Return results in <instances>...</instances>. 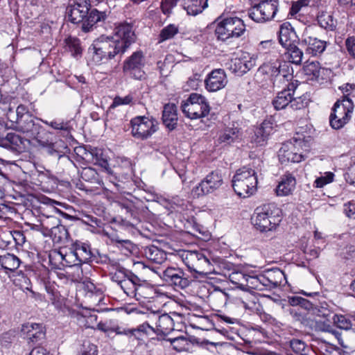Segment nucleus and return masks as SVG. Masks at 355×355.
<instances>
[{
	"label": "nucleus",
	"mask_w": 355,
	"mask_h": 355,
	"mask_svg": "<svg viewBox=\"0 0 355 355\" xmlns=\"http://www.w3.org/2000/svg\"><path fill=\"white\" fill-rule=\"evenodd\" d=\"M150 321H155V327H151L150 330L157 335H167L174 329L172 318L167 313L159 314L153 312L148 315Z\"/></svg>",
	"instance_id": "nucleus-16"
},
{
	"label": "nucleus",
	"mask_w": 355,
	"mask_h": 355,
	"mask_svg": "<svg viewBox=\"0 0 355 355\" xmlns=\"http://www.w3.org/2000/svg\"><path fill=\"white\" fill-rule=\"evenodd\" d=\"M248 274L241 272H233L230 275V279L238 288L245 291Z\"/></svg>",
	"instance_id": "nucleus-50"
},
{
	"label": "nucleus",
	"mask_w": 355,
	"mask_h": 355,
	"mask_svg": "<svg viewBox=\"0 0 355 355\" xmlns=\"http://www.w3.org/2000/svg\"><path fill=\"white\" fill-rule=\"evenodd\" d=\"M223 183L221 173L218 171H212L193 189L192 192L197 196L211 193L218 189Z\"/></svg>",
	"instance_id": "nucleus-12"
},
{
	"label": "nucleus",
	"mask_w": 355,
	"mask_h": 355,
	"mask_svg": "<svg viewBox=\"0 0 355 355\" xmlns=\"http://www.w3.org/2000/svg\"><path fill=\"white\" fill-rule=\"evenodd\" d=\"M334 173L328 172L325 176H321L318 178L314 182V187L316 188H322L324 185L331 182L334 180Z\"/></svg>",
	"instance_id": "nucleus-57"
},
{
	"label": "nucleus",
	"mask_w": 355,
	"mask_h": 355,
	"mask_svg": "<svg viewBox=\"0 0 355 355\" xmlns=\"http://www.w3.org/2000/svg\"><path fill=\"white\" fill-rule=\"evenodd\" d=\"M347 50L355 58V37H349L345 41Z\"/></svg>",
	"instance_id": "nucleus-63"
},
{
	"label": "nucleus",
	"mask_w": 355,
	"mask_h": 355,
	"mask_svg": "<svg viewBox=\"0 0 355 355\" xmlns=\"http://www.w3.org/2000/svg\"><path fill=\"white\" fill-rule=\"evenodd\" d=\"M353 109L354 103L351 98L339 99L335 103L331 116H334L336 118L343 117L349 119Z\"/></svg>",
	"instance_id": "nucleus-23"
},
{
	"label": "nucleus",
	"mask_w": 355,
	"mask_h": 355,
	"mask_svg": "<svg viewBox=\"0 0 355 355\" xmlns=\"http://www.w3.org/2000/svg\"><path fill=\"white\" fill-rule=\"evenodd\" d=\"M80 177L83 180L86 182L94 184L101 183L98 173L95 169L91 167L83 168L80 173Z\"/></svg>",
	"instance_id": "nucleus-47"
},
{
	"label": "nucleus",
	"mask_w": 355,
	"mask_h": 355,
	"mask_svg": "<svg viewBox=\"0 0 355 355\" xmlns=\"http://www.w3.org/2000/svg\"><path fill=\"white\" fill-rule=\"evenodd\" d=\"M178 31V27L175 24L166 26L161 31L159 35V43L173 38Z\"/></svg>",
	"instance_id": "nucleus-49"
},
{
	"label": "nucleus",
	"mask_w": 355,
	"mask_h": 355,
	"mask_svg": "<svg viewBox=\"0 0 355 355\" xmlns=\"http://www.w3.org/2000/svg\"><path fill=\"white\" fill-rule=\"evenodd\" d=\"M133 104V98L131 95H127L124 97L116 96L110 105V108H114L119 105H131Z\"/></svg>",
	"instance_id": "nucleus-58"
},
{
	"label": "nucleus",
	"mask_w": 355,
	"mask_h": 355,
	"mask_svg": "<svg viewBox=\"0 0 355 355\" xmlns=\"http://www.w3.org/2000/svg\"><path fill=\"white\" fill-rule=\"evenodd\" d=\"M327 331L329 332L335 337V338L338 340V343L340 346H342L343 347H345V348L347 347V345H345L344 343V340L342 338L341 333H340L338 331H337L336 329H333L329 326L327 329Z\"/></svg>",
	"instance_id": "nucleus-64"
},
{
	"label": "nucleus",
	"mask_w": 355,
	"mask_h": 355,
	"mask_svg": "<svg viewBox=\"0 0 355 355\" xmlns=\"http://www.w3.org/2000/svg\"><path fill=\"white\" fill-rule=\"evenodd\" d=\"M255 64V59L252 58L249 54H243L239 58L231 60L230 69L237 75L242 76L253 68Z\"/></svg>",
	"instance_id": "nucleus-19"
},
{
	"label": "nucleus",
	"mask_w": 355,
	"mask_h": 355,
	"mask_svg": "<svg viewBox=\"0 0 355 355\" xmlns=\"http://www.w3.org/2000/svg\"><path fill=\"white\" fill-rule=\"evenodd\" d=\"M262 275L266 290H271L278 287L286 279L284 272L279 268L267 270Z\"/></svg>",
	"instance_id": "nucleus-22"
},
{
	"label": "nucleus",
	"mask_w": 355,
	"mask_h": 355,
	"mask_svg": "<svg viewBox=\"0 0 355 355\" xmlns=\"http://www.w3.org/2000/svg\"><path fill=\"white\" fill-rule=\"evenodd\" d=\"M272 123L270 121H264L259 127L254 130L252 141L258 146L265 145L272 132Z\"/></svg>",
	"instance_id": "nucleus-26"
},
{
	"label": "nucleus",
	"mask_w": 355,
	"mask_h": 355,
	"mask_svg": "<svg viewBox=\"0 0 355 355\" xmlns=\"http://www.w3.org/2000/svg\"><path fill=\"white\" fill-rule=\"evenodd\" d=\"M146 64V58L141 51L134 52L123 62V72L135 80H143L146 78L144 70Z\"/></svg>",
	"instance_id": "nucleus-10"
},
{
	"label": "nucleus",
	"mask_w": 355,
	"mask_h": 355,
	"mask_svg": "<svg viewBox=\"0 0 355 355\" xmlns=\"http://www.w3.org/2000/svg\"><path fill=\"white\" fill-rule=\"evenodd\" d=\"M332 320L338 328L344 330L352 329L355 332V318L352 320L347 315L334 314L332 317Z\"/></svg>",
	"instance_id": "nucleus-40"
},
{
	"label": "nucleus",
	"mask_w": 355,
	"mask_h": 355,
	"mask_svg": "<svg viewBox=\"0 0 355 355\" xmlns=\"http://www.w3.org/2000/svg\"><path fill=\"white\" fill-rule=\"evenodd\" d=\"M15 112L17 114V119H19V121H24V119H26L27 115H30L28 108L24 105H19L17 107Z\"/></svg>",
	"instance_id": "nucleus-61"
},
{
	"label": "nucleus",
	"mask_w": 355,
	"mask_h": 355,
	"mask_svg": "<svg viewBox=\"0 0 355 355\" xmlns=\"http://www.w3.org/2000/svg\"><path fill=\"white\" fill-rule=\"evenodd\" d=\"M279 40V43L284 48L291 46V45L299 42L298 36L289 23H284L281 25Z\"/></svg>",
	"instance_id": "nucleus-24"
},
{
	"label": "nucleus",
	"mask_w": 355,
	"mask_h": 355,
	"mask_svg": "<svg viewBox=\"0 0 355 355\" xmlns=\"http://www.w3.org/2000/svg\"><path fill=\"white\" fill-rule=\"evenodd\" d=\"M68 20L80 24L83 31L89 32L98 21L105 19L106 15L96 8H92L90 0H75L67 7Z\"/></svg>",
	"instance_id": "nucleus-2"
},
{
	"label": "nucleus",
	"mask_w": 355,
	"mask_h": 355,
	"mask_svg": "<svg viewBox=\"0 0 355 355\" xmlns=\"http://www.w3.org/2000/svg\"><path fill=\"white\" fill-rule=\"evenodd\" d=\"M88 327L103 331L107 334L108 336H111L113 333H115L116 335H121L122 331V327L119 325H112L111 320L105 322L101 321L99 322H96V327L94 325L90 326L89 324Z\"/></svg>",
	"instance_id": "nucleus-42"
},
{
	"label": "nucleus",
	"mask_w": 355,
	"mask_h": 355,
	"mask_svg": "<svg viewBox=\"0 0 355 355\" xmlns=\"http://www.w3.org/2000/svg\"><path fill=\"white\" fill-rule=\"evenodd\" d=\"M179 0H162L161 8L164 14L169 15L171 10L176 6Z\"/></svg>",
	"instance_id": "nucleus-60"
},
{
	"label": "nucleus",
	"mask_w": 355,
	"mask_h": 355,
	"mask_svg": "<svg viewBox=\"0 0 355 355\" xmlns=\"http://www.w3.org/2000/svg\"><path fill=\"white\" fill-rule=\"evenodd\" d=\"M295 146L291 141L283 144L279 150L278 156L279 160L283 163L286 162H300L302 161L301 153L295 152Z\"/></svg>",
	"instance_id": "nucleus-25"
},
{
	"label": "nucleus",
	"mask_w": 355,
	"mask_h": 355,
	"mask_svg": "<svg viewBox=\"0 0 355 355\" xmlns=\"http://www.w3.org/2000/svg\"><path fill=\"white\" fill-rule=\"evenodd\" d=\"M150 329L151 326L147 322L139 325L137 328L129 329L122 327L121 335L126 336L132 341L134 340L143 341L144 336L148 334Z\"/></svg>",
	"instance_id": "nucleus-31"
},
{
	"label": "nucleus",
	"mask_w": 355,
	"mask_h": 355,
	"mask_svg": "<svg viewBox=\"0 0 355 355\" xmlns=\"http://www.w3.org/2000/svg\"><path fill=\"white\" fill-rule=\"evenodd\" d=\"M254 289L257 291H265L266 287L263 282L262 274L259 275H248L246 281V290Z\"/></svg>",
	"instance_id": "nucleus-44"
},
{
	"label": "nucleus",
	"mask_w": 355,
	"mask_h": 355,
	"mask_svg": "<svg viewBox=\"0 0 355 355\" xmlns=\"http://www.w3.org/2000/svg\"><path fill=\"white\" fill-rule=\"evenodd\" d=\"M182 259L191 271L201 274L207 273L211 270L209 260L202 253L197 251H188L182 254Z\"/></svg>",
	"instance_id": "nucleus-11"
},
{
	"label": "nucleus",
	"mask_w": 355,
	"mask_h": 355,
	"mask_svg": "<svg viewBox=\"0 0 355 355\" xmlns=\"http://www.w3.org/2000/svg\"><path fill=\"white\" fill-rule=\"evenodd\" d=\"M128 274L123 282H121L120 287L128 296L139 300L137 295L141 296L139 293L141 287V279L132 271Z\"/></svg>",
	"instance_id": "nucleus-21"
},
{
	"label": "nucleus",
	"mask_w": 355,
	"mask_h": 355,
	"mask_svg": "<svg viewBox=\"0 0 355 355\" xmlns=\"http://www.w3.org/2000/svg\"><path fill=\"white\" fill-rule=\"evenodd\" d=\"M46 230L48 232L47 234L49 235L54 243H62L68 241L69 232L62 225L58 224L51 228L46 227Z\"/></svg>",
	"instance_id": "nucleus-35"
},
{
	"label": "nucleus",
	"mask_w": 355,
	"mask_h": 355,
	"mask_svg": "<svg viewBox=\"0 0 355 355\" xmlns=\"http://www.w3.org/2000/svg\"><path fill=\"white\" fill-rule=\"evenodd\" d=\"M130 125L132 137L140 140L148 139L158 130L157 121L153 117L145 116H138L132 119Z\"/></svg>",
	"instance_id": "nucleus-8"
},
{
	"label": "nucleus",
	"mask_w": 355,
	"mask_h": 355,
	"mask_svg": "<svg viewBox=\"0 0 355 355\" xmlns=\"http://www.w3.org/2000/svg\"><path fill=\"white\" fill-rule=\"evenodd\" d=\"M245 31L243 21L237 17H227L218 23L215 33L218 40L226 41L231 38H238Z\"/></svg>",
	"instance_id": "nucleus-7"
},
{
	"label": "nucleus",
	"mask_w": 355,
	"mask_h": 355,
	"mask_svg": "<svg viewBox=\"0 0 355 355\" xmlns=\"http://www.w3.org/2000/svg\"><path fill=\"white\" fill-rule=\"evenodd\" d=\"M298 81L295 80L288 83L287 87L277 93L276 97L272 100V104L276 110H280L289 107L291 95H295L297 89Z\"/></svg>",
	"instance_id": "nucleus-17"
},
{
	"label": "nucleus",
	"mask_w": 355,
	"mask_h": 355,
	"mask_svg": "<svg viewBox=\"0 0 355 355\" xmlns=\"http://www.w3.org/2000/svg\"><path fill=\"white\" fill-rule=\"evenodd\" d=\"M232 187L240 197L247 198L253 195L257 187V177L255 169L243 166L236 171L232 178Z\"/></svg>",
	"instance_id": "nucleus-4"
},
{
	"label": "nucleus",
	"mask_w": 355,
	"mask_h": 355,
	"mask_svg": "<svg viewBox=\"0 0 355 355\" xmlns=\"http://www.w3.org/2000/svg\"><path fill=\"white\" fill-rule=\"evenodd\" d=\"M277 0H266L252 6L248 11L249 17L257 22H265L273 19L278 11Z\"/></svg>",
	"instance_id": "nucleus-9"
},
{
	"label": "nucleus",
	"mask_w": 355,
	"mask_h": 355,
	"mask_svg": "<svg viewBox=\"0 0 355 355\" xmlns=\"http://www.w3.org/2000/svg\"><path fill=\"white\" fill-rule=\"evenodd\" d=\"M258 74L268 76L273 85L288 82L293 78L289 65L277 58L263 63L258 69Z\"/></svg>",
	"instance_id": "nucleus-5"
},
{
	"label": "nucleus",
	"mask_w": 355,
	"mask_h": 355,
	"mask_svg": "<svg viewBox=\"0 0 355 355\" xmlns=\"http://www.w3.org/2000/svg\"><path fill=\"white\" fill-rule=\"evenodd\" d=\"M334 311L335 306L334 304H329L326 302H320L318 305H315L313 309V314L329 320L335 314Z\"/></svg>",
	"instance_id": "nucleus-37"
},
{
	"label": "nucleus",
	"mask_w": 355,
	"mask_h": 355,
	"mask_svg": "<svg viewBox=\"0 0 355 355\" xmlns=\"http://www.w3.org/2000/svg\"><path fill=\"white\" fill-rule=\"evenodd\" d=\"M162 122L168 130H175L178 125L177 107L175 104H166L162 111Z\"/></svg>",
	"instance_id": "nucleus-27"
},
{
	"label": "nucleus",
	"mask_w": 355,
	"mask_h": 355,
	"mask_svg": "<svg viewBox=\"0 0 355 355\" xmlns=\"http://www.w3.org/2000/svg\"><path fill=\"white\" fill-rule=\"evenodd\" d=\"M349 119L346 118H336L334 116H329V123L332 128L338 130L342 128L348 121Z\"/></svg>",
	"instance_id": "nucleus-59"
},
{
	"label": "nucleus",
	"mask_w": 355,
	"mask_h": 355,
	"mask_svg": "<svg viewBox=\"0 0 355 355\" xmlns=\"http://www.w3.org/2000/svg\"><path fill=\"white\" fill-rule=\"evenodd\" d=\"M344 212L347 217L355 218V202L350 201L345 204Z\"/></svg>",
	"instance_id": "nucleus-62"
},
{
	"label": "nucleus",
	"mask_w": 355,
	"mask_h": 355,
	"mask_svg": "<svg viewBox=\"0 0 355 355\" xmlns=\"http://www.w3.org/2000/svg\"><path fill=\"white\" fill-rule=\"evenodd\" d=\"M66 43L73 56H77L82 53V49L78 39L69 37L66 40Z\"/></svg>",
	"instance_id": "nucleus-52"
},
{
	"label": "nucleus",
	"mask_w": 355,
	"mask_h": 355,
	"mask_svg": "<svg viewBox=\"0 0 355 355\" xmlns=\"http://www.w3.org/2000/svg\"><path fill=\"white\" fill-rule=\"evenodd\" d=\"M288 54L289 61L295 64H300L302 61L303 52L297 46V44L291 45L285 48Z\"/></svg>",
	"instance_id": "nucleus-46"
},
{
	"label": "nucleus",
	"mask_w": 355,
	"mask_h": 355,
	"mask_svg": "<svg viewBox=\"0 0 355 355\" xmlns=\"http://www.w3.org/2000/svg\"><path fill=\"white\" fill-rule=\"evenodd\" d=\"M304 71L306 76L311 77V80L320 81L323 80L322 75L326 69L320 67L319 62H311L304 67Z\"/></svg>",
	"instance_id": "nucleus-36"
},
{
	"label": "nucleus",
	"mask_w": 355,
	"mask_h": 355,
	"mask_svg": "<svg viewBox=\"0 0 355 355\" xmlns=\"http://www.w3.org/2000/svg\"><path fill=\"white\" fill-rule=\"evenodd\" d=\"M195 338L189 339L185 336H181L174 338H168V340L173 349L178 352L189 351L191 344Z\"/></svg>",
	"instance_id": "nucleus-38"
},
{
	"label": "nucleus",
	"mask_w": 355,
	"mask_h": 355,
	"mask_svg": "<svg viewBox=\"0 0 355 355\" xmlns=\"http://www.w3.org/2000/svg\"><path fill=\"white\" fill-rule=\"evenodd\" d=\"M317 20L320 26L327 31H334L336 27V21L329 13H321L318 16Z\"/></svg>",
	"instance_id": "nucleus-43"
},
{
	"label": "nucleus",
	"mask_w": 355,
	"mask_h": 355,
	"mask_svg": "<svg viewBox=\"0 0 355 355\" xmlns=\"http://www.w3.org/2000/svg\"><path fill=\"white\" fill-rule=\"evenodd\" d=\"M227 80L223 69H215L211 72L205 80L206 89L209 92H216L225 87Z\"/></svg>",
	"instance_id": "nucleus-18"
},
{
	"label": "nucleus",
	"mask_w": 355,
	"mask_h": 355,
	"mask_svg": "<svg viewBox=\"0 0 355 355\" xmlns=\"http://www.w3.org/2000/svg\"><path fill=\"white\" fill-rule=\"evenodd\" d=\"M72 248L79 260L78 263H80L81 265L92 261V252L89 245L76 242L73 245Z\"/></svg>",
	"instance_id": "nucleus-32"
},
{
	"label": "nucleus",
	"mask_w": 355,
	"mask_h": 355,
	"mask_svg": "<svg viewBox=\"0 0 355 355\" xmlns=\"http://www.w3.org/2000/svg\"><path fill=\"white\" fill-rule=\"evenodd\" d=\"M26 141L15 132H8L5 137H0V146L15 150H21Z\"/></svg>",
	"instance_id": "nucleus-28"
},
{
	"label": "nucleus",
	"mask_w": 355,
	"mask_h": 355,
	"mask_svg": "<svg viewBox=\"0 0 355 355\" xmlns=\"http://www.w3.org/2000/svg\"><path fill=\"white\" fill-rule=\"evenodd\" d=\"M308 100L306 96H300L295 91V95H291V103L289 107L294 110L302 109L307 106Z\"/></svg>",
	"instance_id": "nucleus-51"
},
{
	"label": "nucleus",
	"mask_w": 355,
	"mask_h": 355,
	"mask_svg": "<svg viewBox=\"0 0 355 355\" xmlns=\"http://www.w3.org/2000/svg\"><path fill=\"white\" fill-rule=\"evenodd\" d=\"M131 271L123 268V267H119L116 270V271L112 275V280L113 282H115L117 283V284L120 286H121V282H123L124 279L128 276V272H130Z\"/></svg>",
	"instance_id": "nucleus-55"
},
{
	"label": "nucleus",
	"mask_w": 355,
	"mask_h": 355,
	"mask_svg": "<svg viewBox=\"0 0 355 355\" xmlns=\"http://www.w3.org/2000/svg\"><path fill=\"white\" fill-rule=\"evenodd\" d=\"M24 339L30 344L42 343L46 336V329L42 324L27 322L24 324L21 329Z\"/></svg>",
	"instance_id": "nucleus-15"
},
{
	"label": "nucleus",
	"mask_w": 355,
	"mask_h": 355,
	"mask_svg": "<svg viewBox=\"0 0 355 355\" xmlns=\"http://www.w3.org/2000/svg\"><path fill=\"white\" fill-rule=\"evenodd\" d=\"M317 349L322 355H335V354L338 353V349L334 345L323 341L319 343V347H317Z\"/></svg>",
	"instance_id": "nucleus-54"
},
{
	"label": "nucleus",
	"mask_w": 355,
	"mask_h": 355,
	"mask_svg": "<svg viewBox=\"0 0 355 355\" xmlns=\"http://www.w3.org/2000/svg\"><path fill=\"white\" fill-rule=\"evenodd\" d=\"M289 345L296 355L308 354L309 348L302 340L293 338L289 341Z\"/></svg>",
	"instance_id": "nucleus-48"
},
{
	"label": "nucleus",
	"mask_w": 355,
	"mask_h": 355,
	"mask_svg": "<svg viewBox=\"0 0 355 355\" xmlns=\"http://www.w3.org/2000/svg\"><path fill=\"white\" fill-rule=\"evenodd\" d=\"M144 253L148 260L158 264H162L167 259L166 252L155 245L146 246Z\"/></svg>",
	"instance_id": "nucleus-33"
},
{
	"label": "nucleus",
	"mask_w": 355,
	"mask_h": 355,
	"mask_svg": "<svg viewBox=\"0 0 355 355\" xmlns=\"http://www.w3.org/2000/svg\"><path fill=\"white\" fill-rule=\"evenodd\" d=\"M239 137V129L237 128H227L220 135L218 140L220 143L230 144Z\"/></svg>",
	"instance_id": "nucleus-45"
},
{
	"label": "nucleus",
	"mask_w": 355,
	"mask_h": 355,
	"mask_svg": "<svg viewBox=\"0 0 355 355\" xmlns=\"http://www.w3.org/2000/svg\"><path fill=\"white\" fill-rule=\"evenodd\" d=\"M160 277L168 284L180 288H187L190 284L188 275L178 267L166 268L162 271Z\"/></svg>",
	"instance_id": "nucleus-13"
},
{
	"label": "nucleus",
	"mask_w": 355,
	"mask_h": 355,
	"mask_svg": "<svg viewBox=\"0 0 355 355\" xmlns=\"http://www.w3.org/2000/svg\"><path fill=\"white\" fill-rule=\"evenodd\" d=\"M301 42L306 46V53L312 55H320L326 49V42L311 36L308 30L303 33Z\"/></svg>",
	"instance_id": "nucleus-20"
},
{
	"label": "nucleus",
	"mask_w": 355,
	"mask_h": 355,
	"mask_svg": "<svg viewBox=\"0 0 355 355\" xmlns=\"http://www.w3.org/2000/svg\"><path fill=\"white\" fill-rule=\"evenodd\" d=\"M135 40L132 27L128 24H120L116 28L114 35H102L94 40L88 53L95 63L100 64L113 59L117 55H123Z\"/></svg>",
	"instance_id": "nucleus-1"
},
{
	"label": "nucleus",
	"mask_w": 355,
	"mask_h": 355,
	"mask_svg": "<svg viewBox=\"0 0 355 355\" xmlns=\"http://www.w3.org/2000/svg\"><path fill=\"white\" fill-rule=\"evenodd\" d=\"M83 151V158L92 162L94 164L98 165L101 168L107 169L109 167L108 161L103 155L102 150L98 148H91L89 150L83 148L80 149Z\"/></svg>",
	"instance_id": "nucleus-30"
},
{
	"label": "nucleus",
	"mask_w": 355,
	"mask_h": 355,
	"mask_svg": "<svg viewBox=\"0 0 355 355\" xmlns=\"http://www.w3.org/2000/svg\"><path fill=\"white\" fill-rule=\"evenodd\" d=\"M281 220V210L272 203L257 207L252 217V224L261 232L272 230Z\"/></svg>",
	"instance_id": "nucleus-3"
},
{
	"label": "nucleus",
	"mask_w": 355,
	"mask_h": 355,
	"mask_svg": "<svg viewBox=\"0 0 355 355\" xmlns=\"http://www.w3.org/2000/svg\"><path fill=\"white\" fill-rule=\"evenodd\" d=\"M42 122L55 130H64L67 132H70L71 128L68 122H64L63 121H52L51 122H49L48 121H42Z\"/></svg>",
	"instance_id": "nucleus-56"
},
{
	"label": "nucleus",
	"mask_w": 355,
	"mask_h": 355,
	"mask_svg": "<svg viewBox=\"0 0 355 355\" xmlns=\"http://www.w3.org/2000/svg\"><path fill=\"white\" fill-rule=\"evenodd\" d=\"M50 261L52 259H55L61 261L63 266H81L80 263H78L77 256L73 249V248L68 252L63 253L62 250H55L49 254Z\"/></svg>",
	"instance_id": "nucleus-29"
},
{
	"label": "nucleus",
	"mask_w": 355,
	"mask_h": 355,
	"mask_svg": "<svg viewBox=\"0 0 355 355\" xmlns=\"http://www.w3.org/2000/svg\"><path fill=\"white\" fill-rule=\"evenodd\" d=\"M181 110L189 119H198L209 114L210 106L205 96L193 93L187 100L182 101Z\"/></svg>",
	"instance_id": "nucleus-6"
},
{
	"label": "nucleus",
	"mask_w": 355,
	"mask_h": 355,
	"mask_svg": "<svg viewBox=\"0 0 355 355\" xmlns=\"http://www.w3.org/2000/svg\"><path fill=\"white\" fill-rule=\"evenodd\" d=\"M19 131L26 133L32 139H36L41 145L47 144V141L43 140L42 133L44 130L39 123H36L31 115H27L26 119L19 122L17 128Z\"/></svg>",
	"instance_id": "nucleus-14"
},
{
	"label": "nucleus",
	"mask_w": 355,
	"mask_h": 355,
	"mask_svg": "<svg viewBox=\"0 0 355 355\" xmlns=\"http://www.w3.org/2000/svg\"><path fill=\"white\" fill-rule=\"evenodd\" d=\"M0 264L5 270L14 271L19 268L20 260L17 256L7 253L0 256Z\"/></svg>",
	"instance_id": "nucleus-41"
},
{
	"label": "nucleus",
	"mask_w": 355,
	"mask_h": 355,
	"mask_svg": "<svg viewBox=\"0 0 355 355\" xmlns=\"http://www.w3.org/2000/svg\"><path fill=\"white\" fill-rule=\"evenodd\" d=\"M208 6L206 0H188L185 3L184 8L187 14L190 15H196L202 12Z\"/></svg>",
	"instance_id": "nucleus-39"
},
{
	"label": "nucleus",
	"mask_w": 355,
	"mask_h": 355,
	"mask_svg": "<svg viewBox=\"0 0 355 355\" xmlns=\"http://www.w3.org/2000/svg\"><path fill=\"white\" fill-rule=\"evenodd\" d=\"M97 347L88 340L82 344L78 355H97Z\"/></svg>",
	"instance_id": "nucleus-53"
},
{
	"label": "nucleus",
	"mask_w": 355,
	"mask_h": 355,
	"mask_svg": "<svg viewBox=\"0 0 355 355\" xmlns=\"http://www.w3.org/2000/svg\"><path fill=\"white\" fill-rule=\"evenodd\" d=\"M296 181L291 174L284 175L279 183L276 193L277 196H284L291 193L295 187Z\"/></svg>",
	"instance_id": "nucleus-34"
}]
</instances>
